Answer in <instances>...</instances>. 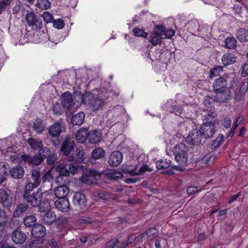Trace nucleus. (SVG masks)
Returning <instances> with one entry per match:
<instances>
[{"label": "nucleus", "instance_id": "nucleus-51", "mask_svg": "<svg viewBox=\"0 0 248 248\" xmlns=\"http://www.w3.org/2000/svg\"><path fill=\"white\" fill-rule=\"evenodd\" d=\"M53 26L58 29H62L64 27V23L62 19H59L53 21Z\"/></svg>", "mask_w": 248, "mask_h": 248}, {"label": "nucleus", "instance_id": "nucleus-54", "mask_svg": "<svg viewBox=\"0 0 248 248\" xmlns=\"http://www.w3.org/2000/svg\"><path fill=\"white\" fill-rule=\"evenodd\" d=\"M7 164L4 162H0V175L5 176L7 172Z\"/></svg>", "mask_w": 248, "mask_h": 248}, {"label": "nucleus", "instance_id": "nucleus-6", "mask_svg": "<svg viewBox=\"0 0 248 248\" xmlns=\"http://www.w3.org/2000/svg\"><path fill=\"white\" fill-rule=\"evenodd\" d=\"M26 21L29 26L39 29L43 27L41 19L33 12H31L26 14Z\"/></svg>", "mask_w": 248, "mask_h": 248}, {"label": "nucleus", "instance_id": "nucleus-30", "mask_svg": "<svg viewBox=\"0 0 248 248\" xmlns=\"http://www.w3.org/2000/svg\"><path fill=\"white\" fill-rule=\"evenodd\" d=\"M28 206L25 203L18 204L13 213L14 217H18L22 216L28 209Z\"/></svg>", "mask_w": 248, "mask_h": 248}, {"label": "nucleus", "instance_id": "nucleus-9", "mask_svg": "<svg viewBox=\"0 0 248 248\" xmlns=\"http://www.w3.org/2000/svg\"><path fill=\"white\" fill-rule=\"evenodd\" d=\"M152 169H150L147 165H143L141 167L136 166L134 167H129L126 169V172L131 175H141L146 172L151 171Z\"/></svg>", "mask_w": 248, "mask_h": 248}, {"label": "nucleus", "instance_id": "nucleus-57", "mask_svg": "<svg viewBox=\"0 0 248 248\" xmlns=\"http://www.w3.org/2000/svg\"><path fill=\"white\" fill-rule=\"evenodd\" d=\"M231 124L232 120L231 118L229 117H226L223 120L222 124L224 128H225L226 129H228L230 127Z\"/></svg>", "mask_w": 248, "mask_h": 248}, {"label": "nucleus", "instance_id": "nucleus-38", "mask_svg": "<svg viewBox=\"0 0 248 248\" xmlns=\"http://www.w3.org/2000/svg\"><path fill=\"white\" fill-rule=\"evenodd\" d=\"M171 161L167 159H161L156 162V167L158 169H165L170 166Z\"/></svg>", "mask_w": 248, "mask_h": 248}, {"label": "nucleus", "instance_id": "nucleus-23", "mask_svg": "<svg viewBox=\"0 0 248 248\" xmlns=\"http://www.w3.org/2000/svg\"><path fill=\"white\" fill-rule=\"evenodd\" d=\"M69 192V188L66 186L62 185L56 187L54 190L55 196L59 198H65Z\"/></svg>", "mask_w": 248, "mask_h": 248}, {"label": "nucleus", "instance_id": "nucleus-18", "mask_svg": "<svg viewBox=\"0 0 248 248\" xmlns=\"http://www.w3.org/2000/svg\"><path fill=\"white\" fill-rule=\"evenodd\" d=\"M123 159V155L121 152L115 151L111 154L110 155L108 162L112 166H117L119 165L122 162Z\"/></svg>", "mask_w": 248, "mask_h": 248}, {"label": "nucleus", "instance_id": "nucleus-31", "mask_svg": "<svg viewBox=\"0 0 248 248\" xmlns=\"http://www.w3.org/2000/svg\"><path fill=\"white\" fill-rule=\"evenodd\" d=\"M85 118V114L80 112L74 115L71 119V122L74 125H81L83 124Z\"/></svg>", "mask_w": 248, "mask_h": 248}, {"label": "nucleus", "instance_id": "nucleus-11", "mask_svg": "<svg viewBox=\"0 0 248 248\" xmlns=\"http://www.w3.org/2000/svg\"><path fill=\"white\" fill-rule=\"evenodd\" d=\"M96 174L97 172L95 170H89L87 173L83 175L80 178V182L87 185L94 184L96 182Z\"/></svg>", "mask_w": 248, "mask_h": 248}, {"label": "nucleus", "instance_id": "nucleus-20", "mask_svg": "<svg viewBox=\"0 0 248 248\" xmlns=\"http://www.w3.org/2000/svg\"><path fill=\"white\" fill-rule=\"evenodd\" d=\"M61 99L63 107L70 110L74 104L71 94L69 92H65L62 95Z\"/></svg>", "mask_w": 248, "mask_h": 248}, {"label": "nucleus", "instance_id": "nucleus-24", "mask_svg": "<svg viewBox=\"0 0 248 248\" xmlns=\"http://www.w3.org/2000/svg\"><path fill=\"white\" fill-rule=\"evenodd\" d=\"M89 135V131L85 128H81L77 132L76 138L78 142L84 143Z\"/></svg>", "mask_w": 248, "mask_h": 248}, {"label": "nucleus", "instance_id": "nucleus-62", "mask_svg": "<svg viewBox=\"0 0 248 248\" xmlns=\"http://www.w3.org/2000/svg\"><path fill=\"white\" fill-rule=\"evenodd\" d=\"M95 196L100 199L105 201H107L109 199L108 195H106L104 193H97Z\"/></svg>", "mask_w": 248, "mask_h": 248}, {"label": "nucleus", "instance_id": "nucleus-40", "mask_svg": "<svg viewBox=\"0 0 248 248\" xmlns=\"http://www.w3.org/2000/svg\"><path fill=\"white\" fill-rule=\"evenodd\" d=\"M36 6L42 10L47 9L50 6V3L48 0H37Z\"/></svg>", "mask_w": 248, "mask_h": 248}, {"label": "nucleus", "instance_id": "nucleus-35", "mask_svg": "<svg viewBox=\"0 0 248 248\" xmlns=\"http://www.w3.org/2000/svg\"><path fill=\"white\" fill-rule=\"evenodd\" d=\"M105 155V151L100 147L94 149L91 153V157L94 159L103 158Z\"/></svg>", "mask_w": 248, "mask_h": 248}, {"label": "nucleus", "instance_id": "nucleus-5", "mask_svg": "<svg viewBox=\"0 0 248 248\" xmlns=\"http://www.w3.org/2000/svg\"><path fill=\"white\" fill-rule=\"evenodd\" d=\"M163 26H156L153 33L149 37V41L153 46H156L161 43L163 38Z\"/></svg>", "mask_w": 248, "mask_h": 248}, {"label": "nucleus", "instance_id": "nucleus-22", "mask_svg": "<svg viewBox=\"0 0 248 248\" xmlns=\"http://www.w3.org/2000/svg\"><path fill=\"white\" fill-rule=\"evenodd\" d=\"M102 139V133L100 131L94 130L89 132L88 140L92 144L99 142Z\"/></svg>", "mask_w": 248, "mask_h": 248}, {"label": "nucleus", "instance_id": "nucleus-19", "mask_svg": "<svg viewBox=\"0 0 248 248\" xmlns=\"http://www.w3.org/2000/svg\"><path fill=\"white\" fill-rule=\"evenodd\" d=\"M13 241L16 244H23L26 240L25 233L19 230L14 231L11 235Z\"/></svg>", "mask_w": 248, "mask_h": 248}, {"label": "nucleus", "instance_id": "nucleus-59", "mask_svg": "<svg viewBox=\"0 0 248 248\" xmlns=\"http://www.w3.org/2000/svg\"><path fill=\"white\" fill-rule=\"evenodd\" d=\"M40 150L39 151V152L41 153L42 156L43 157V158L44 159L46 157L47 155H48L49 153V151L47 148H44L43 149H40Z\"/></svg>", "mask_w": 248, "mask_h": 248}, {"label": "nucleus", "instance_id": "nucleus-45", "mask_svg": "<svg viewBox=\"0 0 248 248\" xmlns=\"http://www.w3.org/2000/svg\"><path fill=\"white\" fill-rule=\"evenodd\" d=\"M223 71V67L221 66H217L214 67L211 69L210 71V77L211 78H214L219 75L220 72Z\"/></svg>", "mask_w": 248, "mask_h": 248}, {"label": "nucleus", "instance_id": "nucleus-4", "mask_svg": "<svg viewBox=\"0 0 248 248\" xmlns=\"http://www.w3.org/2000/svg\"><path fill=\"white\" fill-rule=\"evenodd\" d=\"M56 171L60 176H69L70 174L74 175L77 172V168L72 163L67 165L63 162L56 167Z\"/></svg>", "mask_w": 248, "mask_h": 248}, {"label": "nucleus", "instance_id": "nucleus-50", "mask_svg": "<svg viewBox=\"0 0 248 248\" xmlns=\"http://www.w3.org/2000/svg\"><path fill=\"white\" fill-rule=\"evenodd\" d=\"M38 186V184L37 182L35 183H31L29 182L27 184V185L25 186V193L28 194V192L31 191L32 189L34 187H36Z\"/></svg>", "mask_w": 248, "mask_h": 248}, {"label": "nucleus", "instance_id": "nucleus-49", "mask_svg": "<svg viewBox=\"0 0 248 248\" xmlns=\"http://www.w3.org/2000/svg\"><path fill=\"white\" fill-rule=\"evenodd\" d=\"M40 177V171L38 170H33L31 173V178L33 180V182H37L39 185L38 179Z\"/></svg>", "mask_w": 248, "mask_h": 248}, {"label": "nucleus", "instance_id": "nucleus-37", "mask_svg": "<svg viewBox=\"0 0 248 248\" xmlns=\"http://www.w3.org/2000/svg\"><path fill=\"white\" fill-rule=\"evenodd\" d=\"M225 45L228 49H234L237 46L236 40L232 36L228 37L225 40Z\"/></svg>", "mask_w": 248, "mask_h": 248}, {"label": "nucleus", "instance_id": "nucleus-44", "mask_svg": "<svg viewBox=\"0 0 248 248\" xmlns=\"http://www.w3.org/2000/svg\"><path fill=\"white\" fill-rule=\"evenodd\" d=\"M36 217L33 216L27 217L24 220V225L26 227H31L34 225L36 222Z\"/></svg>", "mask_w": 248, "mask_h": 248}, {"label": "nucleus", "instance_id": "nucleus-17", "mask_svg": "<svg viewBox=\"0 0 248 248\" xmlns=\"http://www.w3.org/2000/svg\"><path fill=\"white\" fill-rule=\"evenodd\" d=\"M213 87L215 92H223L228 89L226 79L222 77L216 79L214 82Z\"/></svg>", "mask_w": 248, "mask_h": 248}, {"label": "nucleus", "instance_id": "nucleus-14", "mask_svg": "<svg viewBox=\"0 0 248 248\" xmlns=\"http://www.w3.org/2000/svg\"><path fill=\"white\" fill-rule=\"evenodd\" d=\"M171 103L172 100H170L165 106L168 111L174 113L177 115H179L182 118H189L188 116H186V114L183 112V108L181 107L171 105Z\"/></svg>", "mask_w": 248, "mask_h": 248}, {"label": "nucleus", "instance_id": "nucleus-33", "mask_svg": "<svg viewBox=\"0 0 248 248\" xmlns=\"http://www.w3.org/2000/svg\"><path fill=\"white\" fill-rule=\"evenodd\" d=\"M28 143L31 147L34 150H38L41 149L43 145L41 140L34 138H29L28 140Z\"/></svg>", "mask_w": 248, "mask_h": 248}, {"label": "nucleus", "instance_id": "nucleus-56", "mask_svg": "<svg viewBox=\"0 0 248 248\" xmlns=\"http://www.w3.org/2000/svg\"><path fill=\"white\" fill-rule=\"evenodd\" d=\"M57 159V155L56 154H52L50 155L47 159V163L49 165H52L54 162Z\"/></svg>", "mask_w": 248, "mask_h": 248}, {"label": "nucleus", "instance_id": "nucleus-47", "mask_svg": "<svg viewBox=\"0 0 248 248\" xmlns=\"http://www.w3.org/2000/svg\"><path fill=\"white\" fill-rule=\"evenodd\" d=\"M51 170H49L43 176L42 178V180L43 182H49L50 181H52L53 180V176L51 174Z\"/></svg>", "mask_w": 248, "mask_h": 248}, {"label": "nucleus", "instance_id": "nucleus-1", "mask_svg": "<svg viewBox=\"0 0 248 248\" xmlns=\"http://www.w3.org/2000/svg\"><path fill=\"white\" fill-rule=\"evenodd\" d=\"M188 151L187 146L184 142L178 143L174 146L172 152L176 161L179 165L173 166L171 168L180 171L185 170V167L188 163Z\"/></svg>", "mask_w": 248, "mask_h": 248}, {"label": "nucleus", "instance_id": "nucleus-15", "mask_svg": "<svg viewBox=\"0 0 248 248\" xmlns=\"http://www.w3.org/2000/svg\"><path fill=\"white\" fill-rule=\"evenodd\" d=\"M74 141L70 137H67L63 142L61 151L65 155H68L73 149Z\"/></svg>", "mask_w": 248, "mask_h": 248}, {"label": "nucleus", "instance_id": "nucleus-7", "mask_svg": "<svg viewBox=\"0 0 248 248\" xmlns=\"http://www.w3.org/2000/svg\"><path fill=\"white\" fill-rule=\"evenodd\" d=\"M202 137L200 129H194L186 138V141L192 145H198L201 142Z\"/></svg>", "mask_w": 248, "mask_h": 248}, {"label": "nucleus", "instance_id": "nucleus-13", "mask_svg": "<svg viewBox=\"0 0 248 248\" xmlns=\"http://www.w3.org/2000/svg\"><path fill=\"white\" fill-rule=\"evenodd\" d=\"M64 129V124L60 121L54 123L48 128V133L52 137H57Z\"/></svg>", "mask_w": 248, "mask_h": 248}, {"label": "nucleus", "instance_id": "nucleus-10", "mask_svg": "<svg viewBox=\"0 0 248 248\" xmlns=\"http://www.w3.org/2000/svg\"><path fill=\"white\" fill-rule=\"evenodd\" d=\"M54 204L57 209L63 213L68 212L70 209L69 201L67 198H59Z\"/></svg>", "mask_w": 248, "mask_h": 248}, {"label": "nucleus", "instance_id": "nucleus-60", "mask_svg": "<svg viewBox=\"0 0 248 248\" xmlns=\"http://www.w3.org/2000/svg\"><path fill=\"white\" fill-rule=\"evenodd\" d=\"M10 0H2L0 2V13L2 10L4 9L6 7L10 4Z\"/></svg>", "mask_w": 248, "mask_h": 248}, {"label": "nucleus", "instance_id": "nucleus-64", "mask_svg": "<svg viewBox=\"0 0 248 248\" xmlns=\"http://www.w3.org/2000/svg\"><path fill=\"white\" fill-rule=\"evenodd\" d=\"M139 181L138 178H128L125 180V182L127 184L135 183Z\"/></svg>", "mask_w": 248, "mask_h": 248}, {"label": "nucleus", "instance_id": "nucleus-21", "mask_svg": "<svg viewBox=\"0 0 248 248\" xmlns=\"http://www.w3.org/2000/svg\"><path fill=\"white\" fill-rule=\"evenodd\" d=\"M31 234L35 238H42L46 234V228L43 225L37 224L33 227Z\"/></svg>", "mask_w": 248, "mask_h": 248}, {"label": "nucleus", "instance_id": "nucleus-58", "mask_svg": "<svg viewBox=\"0 0 248 248\" xmlns=\"http://www.w3.org/2000/svg\"><path fill=\"white\" fill-rule=\"evenodd\" d=\"M214 101V99L213 98L209 97H206L203 101V104L207 107H210V106H212Z\"/></svg>", "mask_w": 248, "mask_h": 248}, {"label": "nucleus", "instance_id": "nucleus-32", "mask_svg": "<svg viewBox=\"0 0 248 248\" xmlns=\"http://www.w3.org/2000/svg\"><path fill=\"white\" fill-rule=\"evenodd\" d=\"M236 37L241 42L248 41V31L244 28L239 29L236 32Z\"/></svg>", "mask_w": 248, "mask_h": 248}, {"label": "nucleus", "instance_id": "nucleus-8", "mask_svg": "<svg viewBox=\"0 0 248 248\" xmlns=\"http://www.w3.org/2000/svg\"><path fill=\"white\" fill-rule=\"evenodd\" d=\"M73 202L74 205L83 209L86 207L87 199L85 195L81 192H76L73 197Z\"/></svg>", "mask_w": 248, "mask_h": 248}, {"label": "nucleus", "instance_id": "nucleus-34", "mask_svg": "<svg viewBox=\"0 0 248 248\" xmlns=\"http://www.w3.org/2000/svg\"><path fill=\"white\" fill-rule=\"evenodd\" d=\"M11 175L16 179L21 178L24 175V170L20 166L14 167L10 170Z\"/></svg>", "mask_w": 248, "mask_h": 248}, {"label": "nucleus", "instance_id": "nucleus-3", "mask_svg": "<svg viewBox=\"0 0 248 248\" xmlns=\"http://www.w3.org/2000/svg\"><path fill=\"white\" fill-rule=\"evenodd\" d=\"M216 121H207L201 126L200 132L205 139L212 138L216 132Z\"/></svg>", "mask_w": 248, "mask_h": 248}, {"label": "nucleus", "instance_id": "nucleus-46", "mask_svg": "<svg viewBox=\"0 0 248 248\" xmlns=\"http://www.w3.org/2000/svg\"><path fill=\"white\" fill-rule=\"evenodd\" d=\"M52 110L54 113L60 115L63 112V108L60 103H56L53 105Z\"/></svg>", "mask_w": 248, "mask_h": 248}, {"label": "nucleus", "instance_id": "nucleus-16", "mask_svg": "<svg viewBox=\"0 0 248 248\" xmlns=\"http://www.w3.org/2000/svg\"><path fill=\"white\" fill-rule=\"evenodd\" d=\"M21 157L22 160L25 163L27 162L29 164H31L35 165H38L41 164L44 159L42 156L41 152H39L38 155H37L36 156L33 157L24 155H22Z\"/></svg>", "mask_w": 248, "mask_h": 248}, {"label": "nucleus", "instance_id": "nucleus-28", "mask_svg": "<svg viewBox=\"0 0 248 248\" xmlns=\"http://www.w3.org/2000/svg\"><path fill=\"white\" fill-rule=\"evenodd\" d=\"M46 125L43 120L40 119H37L33 124V129L37 133L40 134L43 132L45 128Z\"/></svg>", "mask_w": 248, "mask_h": 248}, {"label": "nucleus", "instance_id": "nucleus-39", "mask_svg": "<svg viewBox=\"0 0 248 248\" xmlns=\"http://www.w3.org/2000/svg\"><path fill=\"white\" fill-rule=\"evenodd\" d=\"M84 156V152L83 148L79 147L77 148L76 153V161L78 163H81L83 161Z\"/></svg>", "mask_w": 248, "mask_h": 248}, {"label": "nucleus", "instance_id": "nucleus-29", "mask_svg": "<svg viewBox=\"0 0 248 248\" xmlns=\"http://www.w3.org/2000/svg\"><path fill=\"white\" fill-rule=\"evenodd\" d=\"M56 218L54 212L48 211L43 215L42 221L45 224H51L55 221Z\"/></svg>", "mask_w": 248, "mask_h": 248}, {"label": "nucleus", "instance_id": "nucleus-12", "mask_svg": "<svg viewBox=\"0 0 248 248\" xmlns=\"http://www.w3.org/2000/svg\"><path fill=\"white\" fill-rule=\"evenodd\" d=\"M42 193L38 192L33 195H27L26 193L24 194V198L26 202L30 203L33 207L38 206L41 204L42 199Z\"/></svg>", "mask_w": 248, "mask_h": 248}, {"label": "nucleus", "instance_id": "nucleus-61", "mask_svg": "<svg viewBox=\"0 0 248 248\" xmlns=\"http://www.w3.org/2000/svg\"><path fill=\"white\" fill-rule=\"evenodd\" d=\"M242 76L246 77L248 76V64L245 63L242 66V70L241 73Z\"/></svg>", "mask_w": 248, "mask_h": 248}, {"label": "nucleus", "instance_id": "nucleus-41", "mask_svg": "<svg viewBox=\"0 0 248 248\" xmlns=\"http://www.w3.org/2000/svg\"><path fill=\"white\" fill-rule=\"evenodd\" d=\"M224 136L220 134L219 136L212 142L211 144V148L213 149L219 146L224 141Z\"/></svg>", "mask_w": 248, "mask_h": 248}, {"label": "nucleus", "instance_id": "nucleus-53", "mask_svg": "<svg viewBox=\"0 0 248 248\" xmlns=\"http://www.w3.org/2000/svg\"><path fill=\"white\" fill-rule=\"evenodd\" d=\"M175 34V31L172 29H169L166 31L164 30V28L163 27V36H165V38H170L171 37L174 36Z\"/></svg>", "mask_w": 248, "mask_h": 248}, {"label": "nucleus", "instance_id": "nucleus-55", "mask_svg": "<svg viewBox=\"0 0 248 248\" xmlns=\"http://www.w3.org/2000/svg\"><path fill=\"white\" fill-rule=\"evenodd\" d=\"M186 191L188 194L191 195L193 194L200 192L201 190L198 189V187L196 186H189L187 188Z\"/></svg>", "mask_w": 248, "mask_h": 248}, {"label": "nucleus", "instance_id": "nucleus-26", "mask_svg": "<svg viewBox=\"0 0 248 248\" xmlns=\"http://www.w3.org/2000/svg\"><path fill=\"white\" fill-rule=\"evenodd\" d=\"M0 202L6 207L10 206L12 203L7 191L4 189H0Z\"/></svg>", "mask_w": 248, "mask_h": 248}, {"label": "nucleus", "instance_id": "nucleus-63", "mask_svg": "<svg viewBox=\"0 0 248 248\" xmlns=\"http://www.w3.org/2000/svg\"><path fill=\"white\" fill-rule=\"evenodd\" d=\"M136 238H137V237L135 235H134V234L131 235L128 239L127 242L126 243V245H129V244H131L132 242H133L136 240Z\"/></svg>", "mask_w": 248, "mask_h": 248}, {"label": "nucleus", "instance_id": "nucleus-25", "mask_svg": "<svg viewBox=\"0 0 248 248\" xmlns=\"http://www.w3.org/2000/svg\"><path fill=\"white\" fill-rule=\"evenodd\" d=\"M217 93V101L223 103L230 99L231 97V92L228 89H225L223 92H216Z\"/></svg>", "mask_w": 248, "mask_h": 248}, {"label": "nucleus", "instance_id": "nucleus-52", "mask_svg": "<svg viewBox=\"0 0 248 248\" xmlns=\"http://www.w3.org/2000/svg\"><path fill=\"white\" fill-rule=\"evenodd\" d=\"M7 221V217L4 211L0 212V226L4 225Z\"/></svg>", "mask_w": 248, "mask_h": 248}, {"label": "nucleus", "instance_id": "nucleus-42", "mask_svg": "<svg viewBox=\"0 0 248 248\" xmlns=\"http://www.w3.org/2000/svg\"><path fill=\"white\" fill-rule=\"evenodd\" d=\"M106 174L109 180H117L121 176L120 173L112 170H108Z\"/></svg>", "mask_w": 248, "mask_h": 248}, {"label": "nucleus", "instance_id": "nucleus-27", "mask_svg": "<svg viewBox=\"0 0 248 248\" xmlns=\"http://www.w3.org/2000/svg\"><path fill=\"white\" fill-rule=\"evenodd\" d=\"M221 61L223 65L227 66L234 63L236 58L232 53H227L222 56Z\"/></svg>", "mask_w": 248, "mask_h": 248}, {"label": "nucleus", "instance_id": "nucleus-2", "mask_svg": "<svg viewBox=\"0 0 248 248\" xmlns=\"http://www.w3.org/2000/svg\"><path fill=\"white\" fill-rule=\"evenodd\" d=\"M82 102L86 104L91 105L94 110H97L104 106V100L97 97L94 98L93 94L91 93H87L82 96Z\"/></svg>", "mask_w": 248, "mask_h": 248}, {"label": "nucleus", "instance_id": "nucleus-43", "mask_svg": "<svg viewBox=\"0 0 248 248\" xmlns=\"http://www.w3.org/2000/svg\"><path fill=\"white\" fill-rule=\"evenodd\" d=\"M133 33L134 35L137 37H141L146 38L148 33L142 29L139 28H135L133 29Z\"/></svg>", "mask_w": 248, "mask_h": 248}, {"label": "nucleus", "instance_id": "nucleus-48", "mask_svg": "<svg viewBox=\"0 0 248 248\" xmlns=\"http://www.w3.org/2000/svg\"><path fill=\"white\" fill-rule=\"evenodd\" d=\"M42 16L44 19V21L46 23H50L53 21L52 15L48 12H44V13L42 15Z\"/></svg>", "mask_w": 248, "mask_h": 248}, {"label": "nucleus", "instance_id": "nucleus-36", "mask_svg": "<svg viewBox=\"0 0 248 248\" xmlns=\"http://www.w3.org/2000/svg\"><path fill=\"white\" fill-rule=\"evenodd\" d=\"M157 230L155 228H151L148 229L145 233L142 234L140 238L146 235L148 240H152L157 236Z\"/></svg>", "mask_w": 248, "mask_h": 248}]
</instances>
